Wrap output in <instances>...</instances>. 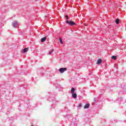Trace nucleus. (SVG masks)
<instances>
[{
	"instance_id": "obj_6",
	"label": "nucleus",
	"mask_w": 126,
	"mask_h": 126,
	"mask_svg": "<svg viewBox=\"0 0 126 126\" xmlns=\"http://www.w3.org/2000/svg\"><path fill=\"white\" fill-rule=\"evenodd\" d=\"M75 91V89L74 88H72L71 90V94H73Z\"/></svg>"
},
{
	"instance_id": "obj_16",
	"label": "nucleus",
	"mask_w": 126,
	"mask_h": 126,
	"mask_svg": "<svg viewBox=\"0 0 126 126\" xmlns=\"http://www.w3.org/2000/svg\"><path fill=\"white\" fill-rule=\"evenodd\" d=\"M53 103H54V104H55V101L53 100Z\"/></svg>"
},
{
	"instance_id": "obj_2",
	"label": "nucleus",
	"mask_w": 126,
	"mask_h": 126,
	"mask_svg": "<svg viewBox=\"0 0 126 126\" xmlns=\"http://www.w3.org/2000/svg\"><path fill=\"white\" fill-rule=\"evenodd\" d=\"M17 25H18V22L16 21H15L12 23V26L14 28H16L17 27Z\"/></svg>"
},
{
	"instance_id": "obj_14",
	"label": "nucleus",
	"mask_w": 126,
	"mask_h": 126,
	"mask_svg": "<svg viewBox=\"0 0 126 126\" xmlns=\"http://www.w3.org/2000/svg\"><path fill=\"white\" fill-rule=\"evenodd\" d=\"M82 107V104H81V103H80L78 105V107L79 108H81Z\"/></svg>"
},
{
	"instance_id": "obj_13",
	"label": "nucleus",
	"mask_w": 126,
	"mask_h": 126,
	"mask_svg": "<svg viewBox=\"0 0 126 126\" xmlns=\"http://www.w3.org/2000/svg\"><path fill=\"white\" fill-rule=\"evenodd\" d=\"M115 22H116V24H119V22L118 19L116 20Z\"/></svg>"
},
{
	"instance_id": "obj_10",
	"label": "nucleus",
	"mask_w": 126,
	"mask_h": 126,
	"mask_svg": "<svg viewBox=\"0 0 126 126\" xmlns=\"http://www.w3.org/2000/svg\"><path fill=\"white\" fill-rule=\"evenodd\" d=\"M111 58L113 59L114 60H117V56H113L111 57Z\"/></svg>"
},
{
	"instance_id": "obj_12",
	"label": "nucleus",
	"mask_w": 126,
	"mask_h": 126,
	"mask_svg": "<svg viewBox=\"0 0 126 126\" xmlns=\"http://www.w3.org/2000/svg\"><path fill=\"white\" fill-rule=\"evenodd\" d=\"M54 49H52L50 51V52H49V55H51V54L54 52Z\"/></svg>"
},
{
	"instance_id": "obj_8",
	"label": "nucleus",
	"mask_w": 126,
	"mask_h": 126,
	"mask_svg": "<svg viewBox=\"0 0 126 126\" xmlns=\"http://www.w3.org/2000/svg\"><path fill=\"white\" fill-rule=\"evenodd\" d=\"M102 63V60H101V59H99L97 60V64H100V63Z\"/></svg>"
},
{
	"instance_id": "obj_4",
	"label": "nucleus",
	"mask_w": 126,
	"mask_h": 126,
	"mask_svg": "<svg viewBox=\"0 0 126 126\" xmlns=\"http://www.w3.org/2000/svg\"><path fill=\"white\" fill-rule=\"evenodd\" d=\"M72 97L74 99H76V98L77 97V94H75V93L72 94Z\"/></svg>"
},
{
	"instance_id": "obj_9",
	"label": "nucleus",
	"mask_w": 126,
	"mask_h": 126,
	"mask_svg": "<svg viewBox=\"0 0 126 126\" xmlns=\"http://www.w3.org/2000/svg\"><path fill=\"white\" fill-rule=\"evenodd\" d=\"M24 53H27L28 52V48H25L23 50Z\"/></svg>"
},
{
	"instance_id": "obj_5",
	"label": "nucleus",
	"mask_w": 126,
	"mask_h": 126,
	"mask_svg": "<svg viewBox=\"0 0 126 126\" xmlns=\"http://www.w3.org/2000/svg\"><path fill=\"white\" fill-rule=\"evenodd\" d=\"M47 39V37H44L42 38L41 39V42L42 43H43V42H45V41H46V39Z\"/></svg>"
},
{
	"instance_id": "obj_1",
	"label": "nucleus",
	"mask_w": 126,
	"mask_h": 126,
	"mask_svg": "<svg viewBox=\"0 0 126 126\" xmlns=\"http://www.w3.org/2000/svg\"><path fill=\"white\" fill-rule=\"evenodd\" d=\"M66 23H67V24H69L70 26H73V25H76V24H75V23H74V22L72 21H69L68 20H67L66 21Z\"/></svg>"
},
{
	"instance_id": "obj_7",
	"label": "nucleus",
	"mask_w": 126,
	"mask_h": 126,
	"mask_svg": "<svg viewBox=\"0 0 126 126\" xmlns=\"http://www.w3.org/2000/svg\"><path fill=\"white\" fill-rule=\"evenodd\" d=\"M90 106V104H87L84 106V109H88L89 107Z\"/></svg>"
},
{
	"instance_id": "obj_15",
	"label": "nucleus",
	"mask_w": 126,
	"mask_h": 126,
	"mask_svg": "<svg viewBox=\"0 0 126 126\" xmlns=\"http://www.w3.org/2000/svg\"><path fill=\"white\" fill-rule=\"evenodd\" d=\"M65 17L66 18V20H68V16L67 15H66Z\"/></svg>"
},
{
	"instance_id": "obj_3",
	"label": "nucleus",
	"mask_w": 126,
	"mask_h": 126,
	"mask_svg": "<svg viewBox=\"0 0 126 126\" xmlns=\"http://www.w3.org/2000/svg\"><path fill=\"white\" fill-rule=\"evenodd\" d=\"M67 69L66 67L61 68L59 69V71L61 73H63L64 71H65Z\"/></svg>"
},
{
	"instance_id": "obj_11",
	"label": "nucleus",
	"mask_w": 126,
	"mask_h": 126,
	"mask_svg": "<svg viewBox=\"0 0 126 126\" xmlns=\"http://www.w3.org/2000/svg\"><path fill=\"white\" fill-rule=\"evenodd\" d=\"M59 40H60L61 44H63V39H62V37H60Z\"/></svg>"
}]
</instances>
